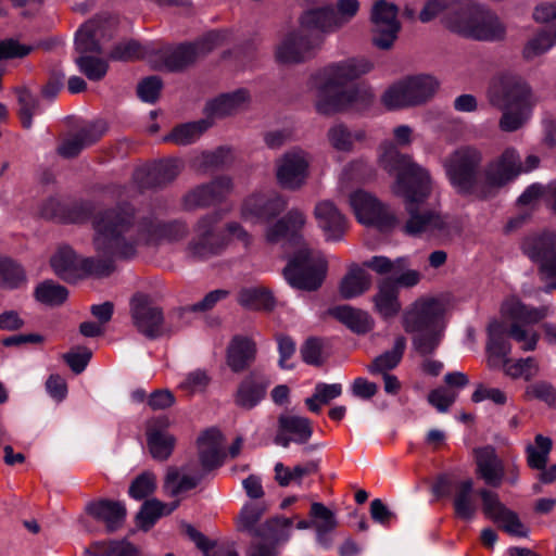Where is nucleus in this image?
Returning a JSON list of instances; mask_svg holds the SVG:
<instances>
[{
	"label": "nucleus",
	"instance_id": "1",
	"mask_svg": "<svg viewBox=\"0 0 556 556\" xmlns=\"http://www.w3.org/2000/svg\"><path fill=\"white\" fill-rule=\"evenodd\" d=\"M96 208L92 201L76 206L81 219L92 218V243L97 252V256L81 258V278L110 276L116 269V260L135 257L138 245L149 243L150 239L147 227L138 219L131 204L124 202L98 212Z\"/></svg>",
	"mask_w": 556,
	"mask_h": 556
},
{
	"label": "nucleus",
	"instance_id": "2",
	"mask_svg": "<svg viewBox=\"0 0 556 556\" xmlns=\"http://www.w3.org/2000/svg\"><path fill=\"white\" fill-rule=\"evenodd\" d=\"M374 63L365 58H353L329 66L317 88L315 108L324 116H332L350 109L364 110L371 105L374 91L366 86H348L349 81L369 73Z\"/></svg>",
	"mask_w": 556,
	"mask_h": 556
},
{
	"label": "nucleus",
	"instance_id": "3",
	"mask_svg": "<svg viewBox=\"0 0 556 556\" xmlns=\"http://www.w3.org/2000/svg\"><path fill=\"white\" fill-rule=\"evenodd\" d=\"M432 181L401 197L407 214L402 231L410 237H427L442 244L451 243L462 232L459 222L440 211L429 207Z\"/></svg>",
	"mask_w": 556,
	"mask_h": 556
},
{
	"label": "nucleus",
	"instance_id": "4",
	"mask_svg": "<svg viewBox=\"0 0 556 556\" xmlns=\"http://www.w3.org/2000/svg\"><path fill=\"white\" fill-rule=\"evenodd\" d=\"M402 326L413 334L412 344L420 356L434 353L446 327L444 303L431 296H421L403 313Z\"/></svg>",
	"mask_w": 556,
	"mask_h": 556
},
{
	"label": "nucleus",
	"instance_id": "5",
	"mask_svg": "<svg viewBox=\"0 0 556 556\" xmlns=\"http://www.w3.org/2000/svg\"><path fill=\"white\" fill-rule=\"evenodd\" d=\"M378 152V165L396 177L393 186L396 195L403 197L432 181L429 172L414 162L410 155L400 152L394 142L383 141Z\"/></svg>",
	"mask_w": 556,
	"mask_h": 556
},
{
	"label": "nucleus",
	"instance_id": "6",
	"mask_svg": "<svg viewBox=\"0 0 556 556\" xmlns=\"http://www.w3.org/2000/svg\"><path fill=\"white\" fill-rule=\"evenodd\" d=\"M482 160L481 151L472 146L459 147L444 159L443 167L458 194L479 200V172Z\"/></svg>",
	"mask_w": 556,
	"mask_h": 556
},
{
	"label": "nucleus",
	"instance_id": "7",
	"mask_svg": "<svg viewBox=\"0 0 556 556\" xmlns=\"http://www.w3.org/2000/svg\"><path fill=\"white\" fill-rule=\"evenodd\" d=\"M439 88V81L430 75H416L390 86L381 101L388 110L416 106L430 100Z\"/></svg>",
	"mask_w": 556,
	"mask_h": 556
},
{
	"label": "nucleus",
	"instance_id": "8",
	"mask_svg": "<svg viewBox=\"0 0 556 556\" xmlns=\"http://www.w3.org/2000/svg\"><path fill=\"white\" fill-rule=\"evenodd\" d=\"M501 313L504 318L511 321L510 327L506 329L507 334L517 342H522L523 351H533L539 333L528 326L541 321L546 315V309L529 307L519 299L511 296L503 302Z\"/></svg>",
	"mask_w": 556,
	"mask_h": 556
},
{
	"label": "nucleus",
	"instance_id": "9",
	"mask_svg": "<svg viewBox=\"0 0 556 556\" xmlns=\"http://www.w3.org/2000/svg\"><path fill=\"white\" fill-rule=\"evenodd\" d=\"M223 30H211L192 42H186L165 51L161 55L162 65L168 72H182L205 58L226 41Z\"/></svg>",
	"mask_w": 556,
	"mask_h": 556
},
{
	"label": "nucleus",
	"instance_id": "10",
	"mask_svg": "<svg viewBox=\"0 0 556 556\" xmlns=\"http://www.w3.org/2000/svg\"><path fill=\"white\" fill-rule=\"evenodd\" d=\"M286 280L299 290L315 291L324 282L327 274V262L315 257L306 248L294 253L282 270Z\"/></svg>",
	"mask_w": 556,
	"mask_h": 556
},
{
	"label": "nucleus",
	"instance_id": "11",
	"mask_svg": "<svg viewBox=\"0 0 556 556\" xmlns=\"http://www.w3.org/2000/svg\"><path fill=\"white\" fill-rule=\"evenodd\" d=\"M488 100L494 108H532V90L519 75L504 73L493 78Z\"/></svg>",
	"mask_w": 556,
	"mask_h": 556
},
{
	"label": "nucleus",
	"instance_id": "12",
	"mask_svg": "<svg viewBox=\"0 0 556 556\" xmlns=\"http://www.w3.org/2000/svg\"><path fill=\"white\" fill-rule=\"evenodd\" d=\"M522 172L519 155L513 148L492 160L484 167V180L481 181L479 200H486L495 195L496 191L515 179Z\"/></svg>",
	"mask_w": 556,
	"mask_h": 556
},
{
	"label": "nucleus",
	"instance_id": "13",
	"mask_svg": "<svg viewBox=\"0 0 556 556\" xmlns=\"http://www.w3.org/2000/svg\"><path fill=\"white\" fill-rule=\"evenodd\" d=\"M521 249L523 253L539 265L542 279L556 278V232L544 231L526 237ZM556 289V280L548 283L545 292Z\"/></svg>",
	"mask_w": 556,
	"mask_h": 556
},
{
	"label": "nucleus",
	"instance_id": "14",
	"mask_svg": "<svg viewBox=\"0 0 556 556\" xmlns=\"http://www.w3.org/2000/svg\"><path fill=\"white\" fill-rule=\"evenodd\" d=\"M130 316L136 329L148 339L168 334L163 308L146 293L138 292L130 300Z\"/></svg>",
	"mask_w": 556,
	"mask_h": 556
},
{
	"label": "nucleus",
	"instance_id": "15",
	"mask_svg": "<svg viewBox=\"0 0 556 556\" xmlns=\"http://www.w3.org/2000/svg\"><path fill=\"white\" fill-rule=\"evenodd\" d=\"M399 8L386 0H378L374 3L370 14L372 23V45L381 50L392 48L401 30V23L397 20Z\"/></svg>",
	"mask_w": 556,
	"mask_h": 556
},
{
	"label": "nucleus",
	"instance_id": "16",
	"mask_svg": "<svg viewBox=\"0 0 556 556\" xmlns=\"http://www.w3.org/2000/svg\"><path fill=\"white\" fill-rule=\"evenodd\" d=\"M275 166L278 185L287 190H299L308 175V154L301 149H292L277 159Z\"/></svg>",
	"mask_w": 556,
	"mask_h": 556
},
{
	"label": "nucleus",
	"instance_id": "17",
	"mask_svg": "<svg viewBox=\"0 0 556 556\" xmlns=\"http://www.w3.org/2000/svg\"><path fill=\"white\" fill-rule=\"evenodd\" d=\"M323 38L318 35L306 34L299 27L290 31L276 48V59L283 64L301 63L309 59L320 47Z\"/></svg>",
	"mask_w": 556,
	"mask_h": 556
},
{
	"label": "nucleus",
	"instance_id": "18",
	"mask_svg": "<svg viewBox=\"0 0 556 556\" xmlns=\"http://www.w3.org/2000/svg\"><path fill=\"white\" fill-rule=\"evenodd\" d=\"M182 168L184 162L179 159L162 160L136 169L134 180L142 191L163 189L178 177Z\"/></svg>",
	"mask_w": 556,
	"mask_h": 556
},
{
	"label": "nucleus",
	"instance_id": "19",
	"mask_svg": "<svg viewBox=\"0 0 556 556\" xmlns=\"http://www.w3.org/2000/svg\"><path fill=\"white\" fill-rule=\"evenodd\" d=\"M350 204L362 224L376 226L380 229H388L396 224L395 216L375 197L365 191L359 190L352 193Z\"/></svg>",
	"mask_w": 556,
	"mask_h": 556
},
{
	"label": "nucleus",
	"instance_id": "20",
	"mask_svg": "<svg viewBox=\"0 0 556 556\" xmlns=\"http://www.w3.org/2000/svg\"><path fill=\"white\" fill-rule=\"evenodd\" d=\"M231 189V179L227 176H218L189 190L182 197V206L186 211H194L218 204L226 199Z\"/></svg>",
	"mask_w": 556,
	"mask_h": 556
},
{
	"label": "nucleus",
	"instance_id": "21",
	"mask_svg": "<svg viewBox=\"0 0 556 556\" xmlns=\"http://www.w3.org/2000/svg\"><path fill=\"white\" fill-rule=\"evenodd\" d=\"M477 494L482 501V511L484 515L498 523L507 533L516 536H527L528 530L523 527L516 513L508 509L501 501L498 495L485 488L478 490Z\"/></svg>",
	"mask_w": 556,
	"mask_h": 556
},
{
	"label": "nucleus",
	"instance_id": "22",
	"mask_svg": "<svg viewBox=\"0 0 556 556\" xmlns=\"http://www.w3.org/2000/svg\"><path fill=\"white\" fill-rule=\"evenodd\" d=\"M108 131V123L103 119L93 121L75 134L68 135L58 146L56 152L64 159L76 157L85 148L98 142Z\"/></svg>",
	"mask_w": 556,
	"mask_h": 556
},
{
	"label": "nucleus",
	"instance_id": "23",
	"mask_svg": "<svg viewBox=\"0 0 556 556\" xmlns=\"http://www.w3.org/2000/svg\"><path fill=\"white\" fill-rule=\"evenodd\" d=\"M286 206V200L275 192L254 193L244 200L241 212L245 218L268 222L283 212Z\"/></svg>",
	"mask_w": 556,
	"mask_h": 556
},
{
	"label": "nucleus",
	"instance_id": "24",
	"mask_svg": "<svg viewBox=\"0 0 556 556\" xmlns=\"http://www.w3.org/2000/svg\"><path fill=\"white\" fill-rule=\"evenodd\" d=\"M476 476L491 488H500L505 478L504 462L498 457L492 445L473 450Z\"/></svg>",
	"mask_w": 556,
	"mask_h": 556
},
{
	"label": "nucleus",
	"instance_id": "25",
	"mask_svg": "<svg viewBox=\"0 0 556 556\" xmlns=\"http://www.w3.org/2000/svg\"><path fill=\"white\" fill-rule=\"evenodd\" d=\"M225 437L216 428H210L197 440L199 460L205 472L223 465L226 458Z\"/></svg>",
	"mask_w": 556,
	"mask_h": 556
},
{
	"label": "nucleus",
	"instance_id": "26",
	"mask_svg": "<svg viewBox=\"0 0 556 556\" xmlns=\"http://www.w3.org/2000/svg\"><path fill=\"white\" fill-rule=\"evenodd\" d=\"M85 511L92 519L104 523L108 533H114L125 522L127 510L118 501L99 498L87 503Z\"/></svg>",
	"mask_w": 556,
	"mask_h": 556
},
{
	"label": "nucleus",
	"instance_id": "27",
	"mask_svg": "<svg viewBox=\"0 0 556 556\" xmlns=\"http://www.w3.org/2000/svg\"><path fill=\"white\" fill-rule=\"evenodd\" d=\"M463 37L481 41H500L505 38L506 27L500 21L498 16L480 7L479 13L475 20L472 27H463L459 29Z\"/></svg>",
	"mask_w": 556,
	"mask_h": 556
},
{
	"label": "nucleus",
	"instance_id": "28",
	"mask_svg": "<svg viewBox=\"0 0 556 556\" xmlns=\"http://www.w3.org/2000/svg\"><path fill=\"white\" fill-rule=\"evenodd\" d=\"M313 434L312 422L308 418L282 414L278 418V431L274 442L288 447L291 441L305 444Z\"/></svg>",
	"mask_w": 556,
	"mask_h": 556
},
{
	"label": "nucleus",
	"instance_id": "29",
	"mask_svg": "<svg viewBox=\"0 0 556 556\" xmlns=\"http://www.w3.org/2000/svg\"><path fill=\"white\" fill-rule=\"evenodd\" d=\"M305 224V216L298 210H291L286 216L269 226L265 238L268 243H277L280 240H288L293 244L301 242L300 230Z\"/></svg>",
	"mask_w": 556,
	"mask_h": 556
},
{
	"label": "nucleus",
	"instance_id": "30",
	"mask_svg": "<svg viewBox=\"0 0 556 556\" xmlns=\"http://www.w3.org/2000/svg\"><path fill=\"white\" fill-rule=\"evenodd\" d=\"M299 27L306 34L321 35L339 30L333 17L331 5L313 8L303 11L298 18Z\"/></svg>",
	"mask_w": 556,
	"mask_h": 556
},
{
	"label": "nucleus",
	"instance_id": "31",
	"mask_svg": "<svg viewBox=\"0 0 556 556\" xmlns=\"http://www.w3.org/2000/svg\"><path fill=\"white\" fill-rule=\"evenodd\" d=\"M319 227L328 240H340L346 231V218L331 201L317 203L314 211Z\"/></svg>",
	"mask_w": 556,
	"mask_h": 556
},
{
	"label": "nucleus",
	"instance_id": "32",
	"mask_svg": "<svg viewBox=\"0 0 556 556\" xmlns=\"http://www.w3.org/2000/svg\"><path fill=\"white\" fill-rule=\"evenodd\" d=\"M169 421L166 417H160L149 421L147 429V444L154 459L166 460L175 446V438L163 432L162 429L167 428Z\"/></svg>",
	"mask_w": 556,
	"mask_h": 556
},
{
	"label": "nucleus",
	"instance_id": "33",
	"mask_svg": "<svg viewBox=\"0 0 556 556\" xmlns=\"http://www.w3.org/2000/svg\"><path fill=\"white\" fill-rule=\"evenodd\" d=\"M256 343L249 337H232L226 351V363L233 372L250 368L256 357Z\"/></svg>",
	"mask_w": 556,
	"mask_h": 556
},
{
	"label": "nucleus",
	"instance_id": "34",
	"mask_svg": "<svg viewBox=\"0 0 556 556\" xmlns=\"http://www.w3.org/2000/svg\"><path fill=\"white\" fill-rule=\"evenodd\" d=\"M250 94L245 89H238L232 92L220 94L206 104L205 111L208 116L226 117L248 108Z\"/></svg>",
	"mask_w": 556,
	"mask_h": 556
},
{
	"label": "nucleus",
	"instance_id": "35",
	"mask_svg": "<svg viewBox=\"0 0 556 556\" xmlns=\"http://www.w3.org/2000/svg\"><path fill=\"white\" fill-rule=\"evenodd\" d=\"M268 384L269 382L264 376L252 371L239 384L235 399L236 404L244 409L253 408L265 396Z\"/></svg>",
	"mask_w": 556,
	"mask_h": 556
},
{
	"label": "nucleus",
	"instance_id": "36",
	"mask_svg": "<svg viewBox=\"0 0 556 556\" xmlns=\"http://www.w3.org/2000/svg\"><path fill=\"white\" fill-rule=\"evenodd\" d=\"M50 265L54 274L66 282L81 279V258L67 245L61 247L51 256Z\"/></svg>",
	"mask_w": 556,
	"mask_h": 556
},
{
	"label": "nucleus",
	"instance_id": "37",
	"mask_svg": "<svg viewBox=\"0 0 556 556\" xmlns=\"http://www.w3.org/2000/svg\"><path fill=\"white\" fill-rule=\"evenodd\" d=\"M328 314L357 334H365L374 328V319L363 309L350 305H339L328 309Z\"/></svg>",
	"mask_w": 556,
	"mask_h": 556
},
{
	"label": "nucleus",
	"instance_id": "38",
	"mask_svg": "<svg viewBox=\"0 0 556 556\" xmlns=\"http://www.w3.org/2000/svg\"><path fill=\"white\" fill-rule=\"evenodd\" d=\"M377 289L372 299L376 311L386 319L396 316L402 308L396 282L386 278L378 282Z\"/></svg>",
	"mask_w": 556,
	"mask_h": 556
},
{
	"label": "nucleus",
	"instance_id": "39",
	"mask_svg": "<svg viewBox=\"0 0 556 556\" xmlns=\"http://www.w3.org/2000/svg\"><path fill=\"white\" fill-rule=\"evenodd\" d=\"M372 285L371 276L357 264H352L339 283V294L343 300L364 294Z\"/></svg>",
	"mask_w": 556,
	"mask_h": 556
},
{
	"label": "nucleus",
	"instance_id": "40",
	"mask_svg": "<svg viewBox=\"0 0 556 556\" xmlns=\"http://www.w3.org/2000/svg\"><path fill=\"white\" fill-rule=\"evenodd\" d=\"M480 7L481 5L469 0H454L453 5L448 11V15L443 18V25L451 31L463 36V33L459 29L463 27L473 26Z\"/></svg>",
	"mask_w": 556,
	"mask_h": 556
},
{
	"label": "nucleus",
	"instance_id": "41",
	"mask_svg": "<svg viewBox=\"0 0 556 556\" xmlns=\"http://www.w3.org/2000/svg\"><path fill=\"white\" fill-rule=\"evenodd\" d=\"M101 28L102 23L98 20H89L79 28L75 38V48L80 55L102 53V48L99 43Z\"/></svg>",
	"mask_w": 556,
	"mask_h": 556
},
{
	"label": "nucleus",
	"instance_id": "42",
	"mask_svg": "<svg viewBox=\"0 0 556 556\" xmlns=\"http://www.w3.org/2000/svg\"><path fill=\"white\" fill-rule=\"evenodd\" d=\"M178 505L179 501L165 504L156 498L147 500L136 515L137 526L142 531H148L154 526L159 518L169 515Z\"/></svg>",
	"mask_w": 556,
	"mask_h": 556
},
{
	"label": "nucleus",
	"instance_id": "43",
	"mask_svg": "<svg viewBox=\"0 0 556 556\" xmlns=\"http://www.w3.org/2000/svg\"><path fill=\"white\" fill-rule=\"evenodd\" d=\"M365 137L364 130H351L343 123H336L327 131L329 144L340 152H351L354 149V143L363 141Z\"/></svg>",
	"mask_w": 556,
	"mask_h": 556
},
{
	"label": "nucleus",
	"instance_id": "44",
	"mask_svg": "<svg viewBox=\"0 0 556 556\" xmlns=\"http://www.w3.org/2000/svg\"><path fill=\"white\" fill-rule=\"evenodd\" d=\"M212 123L207 119L178 125L166 135L163 140L174 142L178 146H187L198 140L210 127Z\"/></svg>",
	"mask_w": 556,
	"mask_h": 556
},
{
	"label": "nucleus",
	"instance_id": "45",
	"mask_svg": "<svg viewBox=\"0 0 556 556\" xmlns=\"http://www.w3.org/2000/svg\"><path fill=\"white\" fill-rule=\"evenodd\" d=\"M238 303L251 311H271L275 306L271 292L263 287L241 289L238 293Z\"/></svg>",
	"mask_w": 556,
	"mask_h": 556
},
{
	"label": "nucleus",
	"instance_id": "46",
	"mask_svg": "<svg viewBox=\"0 0 556 556\" xmlns=\"http://www.w3.org/2000/svg\"><path fill=\"white\" fill-rule=\"evenodd\" d=\"M406 349V339L403 336L395 338L392 350L377 356L367 367L371 374H386L395 368L401 362Z\"/></svg>",
	"mask_w": 556,
	"mask_h": 556
},
{
	"label": "nucleus",
	"instance_id": "47",
	"mask_svg": "<svg viewBox=\"0 0 556 556\" xmlns=\"http://www.w3.org/2000/svg\"><path fill=\"white\" fill-rule=\"evenodd\" d=\"M473 481L466 479L456 485L454 509L458 518L469 520L476 514V505L472 500Z\"/></svg>",
	"mask_w": 556,
	"mask_h": 556
},
{
	"label": "nucleus",
	"instance_id": "48",
	"mask_svg": "<svg viewBox=\"0 0 556 556\" xmlns=\"http://www.w3.org/2000/svg\"><path fill=\"white\" fill-rule=\"evenodd\" d=\"M318 462L309 460L304 465H296L294 468L283 466L281 463L275 465V479L280 486H287L291 482L301 483L304 476L317 472Z\"/></svg>",
	"mask_w": 556,
	"mask_h": 556
},
{
	"label": "nucleus",
	"instance_id": "49",
	"mask_svg": "<svg viewBox=\"0 0 556 556\" xmlns=\"http://www.w3.org/2000/svg\"><path fill=\"white\" fill-rule=\"evenodd\" d=\"M199 481L200 478L188 475L181 476L178 468L168 467L164 478L163 489L169 496L175 497L182 492L194 489Z\"/></svg>",
	"mask_w": 556,
	"mask_h": 556
},
{
	"label": "nucleus",
	"instance_id": "50",
	"mask_svg": "<svg viewBox=\"0 0 556 556\" xmlns=\"http://www.w3.org/2000/svg\"><path fill=\"white\" fill-rule=\"evenodd\" d=\"M34 296L41 304L59 306L66 301L68 291L65 287L55 283L53 280H45L35 288Z\"/></svg>",
	"mask_w": 556,
	"mask_h": 556
},
{
	"label": "nucleus",
	"instance_id": "51",
	"mask_svg": "<svg viewBox=\"0 0 556 556\" xmlns=\"http://www.w3.org/2000/svg\"><path fill=\"white\" fill-rule=\"evenodd\" d=\"M266 509L267 507L264 503L244 505L236 521L237 530L255 536V532H257L256 525Z\"/></svg>",
	"mask_w": 556,
	"mask_h": 556
},
{
	"label": "nucleus",
	"instance_id": "52",
	"mask_svg": "<svg viewBox=\"0 0 556 556\" xmlns=\"http://www.w3.org/2000/svg\"><path fill=\"white\" fill-rule=\"evenodd\" d=\"M507 333L503 323L494 320L488 327L486 353H495V355L508 356L511 350L510 343L505 339Z\"/></svg>",
	"mask_w": 556,
	"mask_h": 556
},
{
	"label": "nucleus",
	"instance_id": "53",
	"mask_svg": "<svg viewBox=\"0 0 556 556\" xmlns=\"http://www.w3.org/2000/svg\"><path fill=\"white\" fill-rule=\"evenodd\" d=\"M226 241H216L197 236L188 244V254L199 261L207 260L219 254L226 247Z\"/></svg>",
	"mask_w": 556,
	"mask_h": 556
},
{
	"label": "nucleus",
	"instance_id": "54",
	"mask_svg": "<svg viewBox=\"0 0 556 556\" xmlns=\"http://www.w3.org/2000/svg\"><path fill=\"white\" fill-rule=\"evenodd\" d=\"M17 96L18 116L24 128L31 127L33 116L39 109V100L26 87H16L14 89Z\"/></svg>",
	"mask_w": 556,
	"mask_h": 556
},
{
	"label": "nucleus",
	"instance_id": "55",
	"mask_svg": "<svg viewBox=\"0 0 556 556\" xmlns=\"http://www.w3.org/2000/svg\"><path fill=\"white\" fill-rule=\"evenodd\" d=\"M224 218V212L216 210L199 218L194 231L200 238H208L216 241H226L225 237L218 231V225Z\"/></svg>",
	"mask_w": 556,
	"mask_h": 556
},
{
	"label": "nucleus",
	"instance_id": "56",
	"mask_svg": "<svg viewBox=\"0 0 556 556\" xmlns=\"http://www.w3.org/2000/svg\"><path fill=\"white\" fill-rule=\"evenodd\" d=\"M502 116L498 121V127L504 132L517 131L525 126L529 119L532 108H497Z\"/></svg>",
	"mask_w": 556,
	"mask_h": 556
},
{
	"label": "nucleus",
	"instance_id": "57",
	"mask_svg": "<svg viewBox=\"0 0 556 556\" xmlns=\"http://www.w3.org/2000/svg\"><path fill=\"white\" fill-rule=\"evenodd\" d=\"M0 281L3 287L15 289L25 283L26 274L20 264L0 255Z\"/></svg>",
	"mask_w": 556,
	"mask_h": 556
},
{
	"label": "nucleus",
	"instance_id": "58",
	"mask_svg": "<svg viewBox=\"0 0 556 556\" xmlns=\"http://www.w3.org/2000/svg\"><path fill=\"white\" fill-rule=\"evenodd\" d=\"M535 445L527 447L528 465L533 469H544L548 462V455L552 451L553 442L549 438L542 434L535 437Z\"/></svg>",
	"mask_w": 556,
	"mask_h": 556
},
{
	"label": "nucleus",
	"instance_id": "59",
	"mask_svg": "<svg viewBox=\"0 0 556 556\" xmlns=\"http://www.w3.org/2000/svg\"><path fill=\"white\" fill-rule=\"evenodd\" d=\"M79 71L89 79L93 81L101 80L108 72V62L103 59L92 55H79L75 60Z\"/></svg>",
	"mask_w": 556,
	"mask_h": 556
},
{
	"label": "nucleus",
	"instance_id": "60",
	"mask_svg": "<svg viewBox=\"0 0 556 556\" xmlns=\"http://www.w3.org/2000/svg\"><path fill=\"white\" fill-rule=\"evenodd\" d=\"M185 533L206 556H239V554L230 547H219L211 555L210 552L215 546V543L211 542L202 532L198 531L191 525L185 526Z\"/></svg>",
	"mask_w": 556,
	"mask_h": 556
},
{
	"label": "nucleus",
	"instance_id": "61",
	"mask_svg": "<svg viewBox=\"0 0 556 556\" xmlns=\"http://www.w3.org/2000/svg\"><path fill=\"white\" fill-rule=\"evenodd\" d=\"M146 49L137 40L117 43L109 54V59L122 62H131L143 58Z\"/></svg>",
	"mask_w": 556,
	"mask_h": 556
},
{
	"label": "nucleus",
	"instance_id": "62",
	"mask_svg": "<svg viewBox=\"0 0 556 556\" xmlns=\"http://www.w3.org/2000/svg\"><path fill=\"white\" fill-rule=\"evenodd\" d=\"M311 516L316 519L314 528L319 536L331 532L337 527L334 514L321 503H313Z\"/></svg>",
	"mask_w": 556,
	"mask_h": 556
},
{
	"label": "nucleus",
	"instance_id": "63",
	"mask_svg": "<svg viewBox=\"0 0 556 556\" xmlns=\"http://www.w3.org/2000/svg\"><path fill=\"white\" fill-rule=\"evenodd\" d=\"M556 41V33L552 35L548 30L539 33L525 46L522 54L527 60H531L546 52Z\"/></svg>",
	"mask_w": 556,
	"mask_h": 556
},
{
	"label": "nucleus",
	"instance_id": "64",
	"mask_svg": "<svg viewBox=\"0 0 556 556\" xmlns=\"http://www.w3.org/2000/svg\"><path fill=\"white\" fill-rule=\"evenodd\" d=\"M526 396L544 402L547 406L556 408V388L544 380L536 381L526 388Z\"/></svg>",
	"mask_w": 556,
	"mask_h": 556
}]
</instances>
